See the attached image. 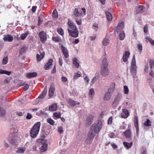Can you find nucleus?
<instances>
[{
    "mask_svg": "<svg viewBox=\"0 0 154 154\" xmlns=\"http://www.w3.org/2000/svg\"><path fill=\"white\" fill-rule=\"evenodd\" d=\"M24 114V113L23 112H17L16 113V114L19 116H22V115Z\"/></svg>",
    "mask_w": 154,
    "mask_h": 154,
    "instance_id": "nucleus-62",
    "label": "nucleus"
},
{
    "mask_svg": "<svg viewBox=\"0 0 154 154\" xmlns=\"http://www.w3.org/2000/svg\"><path fill=\"white\" fill-rule=\"evenodd\" d=\"M75 21L78 25H80L82 24V22L80 20H78L77 19H76Z\"/></svg>",
    "mask_w": 154,
    "mask_h": 154,
    "instance_id": "nucleus-61",
    "label": "nucleus"
},
{
    "mask_svg": "<svg viewBox=\"0 0 154 154\" xmlns=\"http://www.w3.org/2000/svg\"><path fill=\"white\" fill-rule=\"evenodd\" d=\"M109 42V40L108 38H104L103 41V45L104 46H106L108 45Z\"/></svg>",
    "mask_w": 154,
    "mask_h": 154,
    "instance_id": "nucleus-44",
    "label": "nucleus"
},
{
    "mask_svg": "<svg viewBox=\"0 0 154 154\" xmlns=\"http://www.w3.org/2000/svg\"><path fill=\"white\" fill-rule=\"evenodd\" d=\"M43 21V20L39 17H38V25L40 24Z\"/></svg>",
    "mask_w": 154,
    "mask_h": 154,
    "instance_id": "nucleus-63",
    "label": "nucleus"
},
{
    "mask_svg": "<svg viewBox=\"0 0 154 154\" xmlns=\"http://www.w3.org/2000/svg\"><path fill=\"white\" fill-rule=\"evenodd\" d=\"M130 53L128 51H126L122 57L123 61L125 62H126L128 61V59L130 56Z\"/></svg>",
    "mask_w": 154,
    "mask_h": 154,
    "instance_id": "nucleus-17",
    "label": "nucleus"
},
{
    "mask_svg": "<svg viewBox=\"0 0 154 154\" xmlns=\"http://www.w3.org/2000/svg\"><path fill=\"white\" fill-rule=\"evenodd\" d=\"M72 63L74 66L77 68H78L79 67V63L78 62V60L76 58H74L72 59Z\"/></svg>",
    "mask_w": 154,
    "mask_h": 154,
    "instance_id": "nucleus-26",
    "label": "nucleus"
},
{
    "mask_svg": "<svg viewBox=\"0 0 154 154\" xmlns=\"http://www.w3.org/2000/svg\"><path fill=\"white\" fill-rule=\"evenodd\" d=\"M46 93L47 90L44 89V90L43 91L41 94H40L38 97V98L39 99H43L46 95Z\"/></svg>",
    "mask_w": 154,
    "mask_h": 154,
    "instance_id": "nucleus-34",
    "label": "nucleus"
},
{
    "mask_svg": "<svg viewBox=\"0 0 154 154\" xmlns=\"http://www.w3.org/2000/svg\"><path fill=\"white\" fill-rule=\"evenodd\" d=\"M145 9V8L142 5H139L138 7L136 8V12L137 13L141 12H144Z\"/></svg>",
    "mask_w": 154,
    "mask_h": 154,
    "instance_id": "nucleus-24",
    "label": "nucleus"
},
{
    "mask_svg": "<svg viewBox=\"0 0 154 154\" xmlns=\"http://www.w3.org/2000/svg\"><path fill=\"white\" fill-rule=\"evenodd\" d=\"M112 95V94L108 92H107L104 95L103 98L104 100H109Z\"/></svg>",
    "mask_w": 154,
    "mask_h": 154,
    "instance_id": "nucleus-29",
    "label": "nucleus"
},
{
    "mask_svg": "<svg viewBox=\"0 0 154 154\" xmlns=\"http://www.w3.org/2000/svg\"><path fill=\"white\" fill-rule=\"evenodd\" d=\"M25 150V149L23 147L17 149L16 151V152L17 153L22 154L24 152Z\"/></svg>",
    "mask_w": 154,
    "mask_h": 154,
    "instance_id": "nucleus-47",
    "label": "nucleus"
},
{
    "mask_svg": "<svg viewBox=\"0 0 154 154\" xmlns=\"http://www.w3.org/2000/svg\"><path fill=\"white\" fill-rule=\"evenodd\" d=\"M36 8V6H33L32 7V11L33 13H35V12Z\"/></svg>",
    "mask_w": 154,
    "mask_h": 154,
    "instance_id": "nucleus-64",
    "label": "nucleus"
},
{
    "mask_svg": "<svg viewBox=\"0 0 154 154\" xmlns=\"http://www.w3.org/2000/svg\"><path fill=\"white\" fill-rule=\"evenodd\" d=\"M137 46L139 52L141 53L143 49L142 45L140 44H138L137 45Z\"/></svg>",
    "mask_w": 154,
    "mask_h": 154,
    "instance_id": "nucleus-52",
    "label": "nucleus"
},
{
    "mask_svg": "<svg viewBox=\"0 0 154 154\" xmlns=\"http://www.w3.org/2000/svg\"><path fill=\"white\" fill-rule=\"evenodd\" d=\"M52 39L55 42H59L60 41V39L57 37H53Z\"/></svg>",
    "mask_w": 154,
    "mask_h": 154,
    "instance_id": "nucleus-58",
    "label": "nucleus"
},
{
    "mask_svg": "<svg viewBox=\"0 0 154 154\" xmlns=\"http://www.w3.org/2000/svg\"><path fill=\"white\" fill-rule=\"evenodd\" d=\"M37 75V73L35 72H29L26 74V77H36Z\"/></svg>",
    "mask_w": 154,
    "mask_h": 154,
    "instance_id": "nucleus-33",
    "label": "nucleus"
},
{
    "mask_svg": "<svg viewBox=\"0 0 154 154\" xmlns=\"http://www.w3.org/2000/svg\"><path fill=\"white\" fill-rule=\"evenodd\" d=\"M67 30L69 35L72 37L76 38L79 36V32L78 30H70L69 29H68Z\"/></svg>",
    "mask_w": 154,
    "mask_h": 154,
    "instance_id": "nucleus-8",
    "label": "nucleus"
},
{
    "mask_svg": "<svg viewBox=\"0 0 154 154\" xmlns=\"http://www.w3.org/2000/svg\"><path fill=\"white\" fill-rule=\"evenodd\" d=\"M3 39L5 41L10 42V35H4Z\"/></svg>",
    "mask_w": 154,
    "mask_h": 154,
    "instance_id": "nucleus-46",
    "label": "nucleus"
},
{
    "mask_svg": "<svg viewBox=\"0 0 154 154\" xmlns=\"http://www.w3.org/2000/svg\"><path fill=\"white\" fill-rule=\"evenodd\" d=\"M94 118V116L90 115H89L87 117V123L88 125H90L91 124L92 122V120Z\"/></svg>",
    "mask_w": 154,
    "mask_h": 154,
    "instance_id": "nucleus-27",
    "label": "nucleus"
},
{
    "mask_svg": "<svg viewBox=\"0 0 154 154\" xmlns=\"http://www.w3.org/2000/svg\"><path fill=\"white\" fill-rule=\"evenodd\" d=\"M123 92L124 94H128L129 92V90L128 87L125 85L123 87Z\"/></svg>",
    "mask_w": 154,
    "mask_h": 154,
    "instance_id": "nucleus-37",
    "label": "nucleus"
},
{
    "mask_svg": "<svg viewBox=\"0 0 154 154\" xmlns=\"http://www.w3.org/2000/svg\"><path fill=\"white\" fill-rule=\"evenodd\" d=\"M151 122L149 120V119H147L146 120V121L144 122V125L146 127H149L151 125Z\"/></svg>",
    "mask_w": 154,
    "mask_h": 154,
    "instance_id": "nucleus-41",
    "label": "nucleus"
},
{
    "mask_svg": "<svg viewBox=\"0 0 154 154\" xmlns=\"http://www.w3.org/2000/svg\"><path fill=\"white\" fill-rule=\"evenodd\" d=\"M53 60L52 59H50L48 61L45 65L44 68L48 70L51 67V66L52 64Z\"/></svg>",
    "mask_w": 154,
    "mask_h": 154,
    "instance_id": "nucleus-19",
    "label": "nucleus"
},
{
    "mask_svg": "<svg viewBox=\"0 0 154 154\" xmlns=\"http://www.w3.org/2000/svg\"><path fill=\"white\" fill-rule=\"evenodd\" d=\"M137 69V66L136 62L135 57V56L134 55L131 61V74L133 75H135Z\"/></svg>",
    "mask_w": 154,
    "mask_h": 154,
    "instance_id": "nucleus-5",
    "label": "nucleus"
},
{
    "mask_svg": "<svg viewBox=\"0 0 154 154\" xmlns=\"http://www.w3.org/2000/svg\"><path fill=\"white\" fill-rule=\"evenodd\" d=\"M95 134L92 131H90L88 134V135L85 140V143L87 144L90 143L93 139Z\"/></svg>",
    "mask_w": 154,
    "mask_h": 154,
    "instance_id": "nucleus-6",
    "label": "nucleus"
},
{
    "mask_svg": "<svg viewBox=\"0 0 154 154\" xmlns=\"http://www.w3.org/2000/svg\"><path fill=\"white\" fill-rule=\"evenodd\" d=\"M57 32H58L59 34H60L62 36L64 35V32L63 31V30L61 27L58 28L57 29Z\"/></svg>",
    "mask_w": 154,
    "mask_h": 154,
    "instance_id": "nucleus-48",
    "label": "nucleus"
},
{
    "mask_svg": "<svg viewBox=\"0 0 154 154\" xmlns=\"http://www.w3.org/2000/svg\"><path fill=\"white\" fill-rule=\"evenodd\" d=\"M124 28V22L121 21H120L117 26L115 27L114 29L115 32H116L117 33L121 32V31H123L122 30Z\"/></svg>",
    "mask_w": 154,
    "mask_h": 154,
    "instance_id": "nucleus-7",
    "label": "nucleus"
},
{
    "mask_svg": "<svg viewBox=\"0 0 154 154\" xmlns=\"http://www.w3.org/2000/svg\"><path fill=\"white\" fill-rule=\"evenodd\" d=\"M146 39L147 42H149L152 45H154V40L148 36H146Z\"/></svg>",
    "mask_w": 154,
    "mask_h": 154,
    "instance_id": "nucleus-39",
    "label": "nucleus"
},
{
    "mask_svg": "<svg viewBox=\"0 0 154 154\" xmlns=\"http://www.w3.org/2000/svg\"><path fill=\"white\" fill-rule=\"evenodd\" d=\"M150 67L151 69H152L153 67H154V60H151L149 61Z\"/></svg>",
    "mask_w": 154,
    "mask_h": 154,
    "instance_id": "nucleus-55",
    "label": "nucleus"
},
{
    "mask_svg": "<svg viewBox=\"0 0 154 154\" xmlns=\"http://www.w3.org/2000/svg\"><path fill=\"white\" fill-rule=\"evenodd\" d=\"M45 52L43 51L41 53L40 52V54H37L36 58L38 61H40L42 59H43L45 55Z\"/></svg>",
    "mask_w": 154,
    "mask_h": 154,
    "instance_id": "nucleus-20",
    "label": "nucleus"
},
{
    "mask_svg": "<svg viewBox=\"0 0 154 154\" xmlns=\"http://www.w3.org/2000/svg\"><path fill=\"white\" fill-rule=\"evenodd\" d=\"M68 103L72 106L73 107L76 105H79L80 103L76 102L71 99H68L67 100Z\"/></svg>",
    "mask_w": 154,
    "mask_h": 154,
    "instance_id": "nucleus-15",
    "label": "nucleus"
},
{
    "mask_svg": "<svg viewBox=\"0 0 154 154\" xmlns=\"http://www.w3.org/2000/svg\"><path fill=\"white\" fill-rule=\"evenodd\" d=\"M48 123L52 125H54V121L51 118H48L47 119Z\"/></svg>",
    "mask_w": 154,
    "mask_h": 154,
    "instance_id": "nucleus-45",
    "label": "nucleus"
},
{
    "mask_svg": "<svg viewBox=\"0 0 154 154\" xmlns=\"http://www.w3.org/2000/svg\"><path fill=\"white\" fill-rule=\"evenodd\" d=\"M82 12H79L77 8H75L74 11V14L76 17H78L82 15Z\"/></svg>",
    "mask_w": 154,
    "mask_h": 154,
    "instance_id": "nucleus-36",
    "label": "nucleus"
},
{
    "mask_svg": "<svg viewBox=\"0 0 154 154\" xmlns=\"http://www.w3.org/2000/svg\"><path fill=\"white\" fill-rule=\"evenodd\" d=\"M101 67H108V62L106 58H104L103 59Z\"/></svg>",
    "mask_w": 154,
    "mask_h": 154,
    "instance_id": "nucleus-22",
    "label": "nucleus"
},
{
    "mask_svg": "<svg viewBox=\"0 0 154 154\" xmlns=\"http://www.w3.org/2000/svg\"><path fill=\"white\" fill-rule=\"evenodd\" d=\"M112 122V117H110L108 119V125H111Z\"/></svg>",
    "mask_w": 154,
    "mask_h": 154,
    "instance_id": "nucleus-59",
    "label": "nucleus"
},
{
    "mask_svg": "<svg viewBox=\"0 0 154 154\" xmlns=\"http://www.w3.org/2000/svg\"><path fill=\"white\" fill-rule=\"evenodd\" d=\"M123 114L121 115L122 118L126 119L129 116V112L128 110L126 109H123L122 110Z\"/></svg>",
    "mask_w": 154,
    "mask_h": 154,
    "instance_id": "nucleus-16",
    "label": "nucleus"
},
{
    "mask_svg": "<svg viewBox=\"0 0 154 154\" xmlns=\"http://www.w3.org/2000/svg\"><path fill=\"white\" fill-rule=\"evenodd\" d=\"M67 24L69 27L70 30H78V28L74 23L69 20L68 21Z\"/></svg>",
    "mask_w": 154,
    "mask_h": 154,
    "instance_id": "nucleus-11",
    "label": "nucleus"
},
{
    "mask_svg": "<svg viewBox=\"0 0 154 154\" xmlns=\"http://www.w3.org/2000/svg\"><path fill=\"white\" fill-rule=\"evenodd\" d=\"M61 47L64 57L65 58H67L69 56V55L67 48L63 45H61Z\"/></svg>",
    "mask_w": 154,
    "mask_h": 154,
    "instance_id": "nucleus-13",
    "label": "nucleus"
},
{
    "mask_svg": "<svg viewBox=\"0 0 154 154\" xmlns=\"http://www.w3.org/2000/svg\"><path fill=\"white\" fill-rule=\"evenodd\" d=\"M122 98V95L121 93H118L115 96L112 104V107L113 109H115L117 106L118 103L121 100Z\"/></svg>",
    "mask_w": 154,
    "mask_h": 154,
    "instance_id": "nucleus-4",
    "label": "nucleus"
},
{
    "mask_svg": "<svg viewBox=\"0 0 154 154\" xmlns=\"http://www.w3.org/2000/svg\"><path fill=\"white\" fill-rule=\"evenodd\" d=\"M39 36L42 42L44 43L45 42L47 38L46 33L44 31H42L39 32Z\"/></svg>",
    "mask_w": 154,
    "mask_h": 154,
    "instance_id": "nucleus-9",
    "label": "nucleus"
},
{
    "mask_svg": "<svg viewBox=\"0 0 154 154\" xmlns=\"http://www.w3.org/2000/svg\"><path fill=\"white\" fill-rule=\"evenodd\" d=\"M133 122L135 128L139 127L138 121L137 117L135 116L134 118Z\"/></svg>",
    "mask_w": 154,
    "mask_h": 154,
    "instance_id": "nucleus-30",
    "label": "nucleus"
},
{
    "mask_svg": "<svg viewBox=\"0 0 154 154\" xmlns=\"http://www.w3.org/2000/svg\"><path fill=\"white\" fill-rule=\"evenodd\" d=\"M40 125V122H37L31 129L30 132V135L31 137L35 138L37 137L39 131Z\"/></svg>",
    "mask_w": 154,
    "mask_h": 154,
    "instance_id": "nucleus-1",
    "label": "nucleus"
},
{
    "mask_svg": "<svg viewBox=\"0 0 154 154\" xmlns=\"http://www.w3.org/2000/svg\"><path fill=\"white\" fill-rule=\"evenodd\" d=\"M55 87L54 85H51L48 91V95L50 97H52L55 91Z\"/></svg>",
    "mask_w": 154,
    "mask_h": 154,
    "instance_id": "nucleus-12",
    "label": "nucleus"
},
{
    "mask_svg": "<svg viewBox=\"0 0 154 154\" xmlns=\"http://www.w3.org/2000/svg\"><path fill=\"white\" fill-rule=\"evenodd\" d=\"M52 16L53 17L56 18L58 17V13L57 11L55 9H54L52 13Z\"/></svg>",
    "mask_w": 154,
    "mask_h": 154,
    "instance_id": "nucleus-49",
    "label": "nucleus"
},
{
    "mask_svg": "<svg viewBox=\"0 0 154 154\" xmlns=\"http://www.w3.org/2000/svg\"><path fill=\"white\" fill-rule=\"evenodd\" d=\"M54 116L57 118H60L61 114L60 113L55 112L54 113Z\"/></svg>",
    "mask_w": 154,
    "mask_h": 154,
    "instance_id": "nucleus-53",
    "label": "nucleus"
},
{
    "mask_svg": "<svg viewBox=\"0 0 154 154\" xmlns=\"http://www.w3.org/2000/svg\"><path fill=\"white\" fill-rule=\"evenodd\" d=\"M4 145L5 147L8 148L9 147V143H10V138L8 137L5 139L4 141Z\"/></svg>",
    "mask_w": 154,
    "mask_h": 154,
    "instance_id": "nucleus-31",
    "label": "nucleus"
},
{
    "mask_svg": "<svg viewBox=\"0 0 154 154\" xmlns=\"http://www.w3.org/2000/svg\"><path fill=\"white\" fill-rule=\"evenodd\" d=\"M124 134L127 138L131 139V138L132 134L130 129L125 131L124 132Z\"/></svg>",
    "mask_w": 154,
    "mask_h": 154,
    "instance_id": "nucleus-18",
    "label": "nucleus"
},
{
    "mask_svg": "<svg viewBox=\"0 0 154 154\" xmlns=\"http://www.w3.org/2000/svg\"><path fill=\"white\" fill-rule=\"evenodd\" d=\"M32 117V115L30 113H28L26 116V118L28 119H30Z\"/></svg>",
    "mask_w": 154,
    "mask_h": 154,
    "instance_id": "nucleus-60",
    "label": "nucleus"
},
{
    "mask_svg": "<svg viewBox=\"0 0 154 154\" xmlns=\"http://www.w3.org/2000/svg\"><path fill=\"white\" fill-rule=\"evenodd\" d=\"M95 94V92L93 88L91 89L88 93L89 98L90 100H92Z\"/></svg>",
    "mask_w": 154,
    "mask_h": 154,
    "instance_id": "nucleus-21",
    "label": "nucleus"
},
{
    "mask_svg": "<svg viewBox=\"0 0 154 154\" xmlns=\"http://www.w3.org/2000/svg\"><path fill=\"white\" fill-rule=\"evenodd\" d=\"M102 127V122L100 120H99L92 125L90 131H91L93 133L94 132L95 133H98L101 129Z\"/></svg>",
    "mask_w": 154,
    "mask_h": 154,
    "instance_id": "nucleus-3",
    "label": "nucleus"
},
{
    "mask_svg": "<svg viewBox=\"0 0 154 154\" xmlns=\"http://www.w3.org/2000/svg\"><path fill=\"white\" fill-rule=\"evenodd\" d=\"M58 131L60 134H63L64 132L63 128L61 126H59L58 128Z\"/></svg>",
    "mask_w": 154,
    "mask_h": 154,
    "instance_id": "nucleus-50",
    "label": "nucleus"
},
{
    "mask_svg": "<svg viewBox=\"0 0 154 154\" xmlns=\"http://www.w3.org/2000/svg\"><path fill=\"white\" fill-rule=\"evenodd\" d=\"M47 146V144L46 143H44L43 145L41 147V150L42 152H43L46 151Z\"/></svg>",
    "mask_w": 154,
    "mask_h": 154,
    "instance_id": "nucleus-40",
    "label": "nucleus"
},
{
    "mask_svg": "<svg viewBox=\"0 0 154 154\" xmlns=\"http://www.w3.org/2000/svg\"><path fill=\"white\" fill-rule=\"evenodd\" d=\"M123 144L125 147L127 149H128L131 147L133 145L132 142L129 143L126 142H123Z\"/></svg>",
    "mask_w": 154,
    "mask_h": 154,
    "instance_id": "nucleus-32",
    "label": "nucleus"
},
{
    "mask_svg": "<svg viewBox=\"0 0 154 154\" xmlns=\"http://www.w3.org/2000/svg\"><path fill=\"white\" fill-rule=\"evenodd\" d=\"M5 110L2 108L0 107V117L3 116L5 114Z\"/></svg>",
    "mask_w": 154,
    "mask_h": 154,
    "instance_id": "nucleus-42",
    "label": "nucleus"
},
{
    "mask_svg": "<svg viewBox=\"0 0 154 154\" xmlns=\"http://www.w3.org/2000/svg\"><path fill=\"white\" fill-rule=\"evenodd\" d=\"M105 13L108 20L109 21H111L112 18V14L108 11H105Z\"/></svg>",
    "mask_w": 154,
    "mask_h": 154,
    "instance_id": "nucleus-25",
    "label": "nucleus"
},
{
    "mask_svg": "<svg viewBox=\"0 0 154 154\" xmlns=\"http://www.w3.org/2000/svg\"><path fill=\"white\" fill-rule=\"evenodd\" d=\"M108 67H101L100 73L104 76H106L109 74Z\"/></svg>",
    "mask_w": 154,
    "mask_h": 154,
    "instance_id": "nucleus-10",
    "label": "nucleus"
},
{
    "mask_svg": "<svg viewBox=\"0 0 154 154\" xmlns=\"http://www.w3.org/2000/svg\"><path fill=\"white\" fill-rule=\"evenodd\" d=\"M14 82L18 86H22L25 91L27 90L29 87V85L27 82L23 80L22 78H17L14 80Z\"/></svg>",
    "mask_w": 154,
    "mask_h": 154,
    "instance_id": "nucleus-2",
    "label": "nucleus"
},
{
    "mask_svg": "<svg viewBox=\"0 0 154 154\" xmlns=\"http://www.w3.org/2000/svg\"><path fill=\"white\" fill-rule=\"evenodd\" d=\"M81 76H82V74L81 72L79 71L76 73L74 77H80Z\"/></svg>",
    "mask_w": 154,
    "mask_h": 154,
    "instance_id": "nucleus-57",
    "label": "nucleus"
},
{
    "mask_svg": "<svg viewBox=\"0 0 154 154\" xmlns=\"http://www.w3.org/2000/svg\"><path fill=\"white\" fill-rule=\"evenodd\" d=\"M57 105L56 103L52 104L49 107V110L50 111H53L57 110Z\"/></svg>",
    "mask_w": 154,
    "mask_h": 154,
    "instance_id": "nucleus-23",
    "label": "nucleus"
},
{
    "mask_svg": "<svg viewBox=\"0 0 154 154\" xmlns=\"http://www.w3.org/2000/svg\"><path fill=\"white\" fill-rule=\"evenodd\" d=\"M71 94L74 96H77L78 94V92L75 89H73L72 91L71 92Z\"/></svg>",
    "mask_w": 154,
    "mask_h": 154,
    "instance_id": "nucleus-51",
    "label": "nucleus"
},
{
    "mask_svg": "<svg viewBox=\"0 0 154 154\" xmlns=\"http://www.w3.org/2000/svg\"><path fill=\"white\" fill-rule=\"evenodd\" d=\"M115 85H116L115 83L113 82L111 83L108 89L107 92L112 94L115 89Z\"/></svg>",
    "mask_w": 154,
    "mask_h": 154,
    "instance_id": "nucleus-14",
    "label": "nucleus"
},
{
    "mask_svg": "<svg viewBox=\"0 0 154 154\" xmlns=\"http://www.w3.org/2000/svg\"><path fill=\"white\" fill-rule=\"evenodd\" d=\"M143 31L145 33H147L148 31V26L146 24L144 26L143 28Z\"/></svg>",
    "mask_w": 154,
    "mask_h": 154,
    "instance_id": "nucleus-56",
    "label": "nucleus"
},
{
    "mask_svg": "<svg viewBox=\"0 0 154 154\" xmlns=\"http://www.w3.org/2000/svg\"><path fill=\"white\" fill-rule=\"evenodd\" d=\"M119 39L121 40H123L125 38V34L124 31H121L119 32Z\"/></svg>",
    "mask_w": 154,
    "mask_h": 154,
    "instance_id": "nucleus-35",
    "label": "nucleus"
},
{
    "mask_svg": "<svg viewBox=\"0 0 154 154\" xmlns=\"http://www.w3.org/2000/svg\"><path fill=\"white\" fill-rule=\"evenodd\" d=\"M0 74H5L10 75V72L6 70H4L2 69H0Z\"/></svg>",
    "mask_w": 154,
    "mask_h": 154,
    "instance_id": "nucleus-43",
    "label": "nucleus"
},
{
    "mask_svg": "<svg viewBox=\"0 0 154 154\" xmlns=\"http://www.w3.org/2000/svg\"><path fill=\"white\" fill-rule=\"evenodd\" d=\"M29 34V31H26L24 33H22L20 36V38L21 40H24L26 37Z\"/></svg>",
    "mask_w": 154,
    "mask_h": 154,
    "instance_id": "nucleus-28",
    "label": "nucleus"
},
{
    "mask_svg": "<svg viewBox=\"0 0 154 154\" xmlns=\"http://www.w3.org/2000/svg\"><path fill=\"white\" fill-rule=\"evenodd\" d=\"M27 50V47H23L20 49V54H22L25 53L26 52Z\"/></svg>",
    "mask_w": 154,
    "mask_h": 154,
    "instance_id": "nucleus-38",
    "label": "nucleus"
},
{
    "mask_svg": "<svg viewBox=\"0 0 154 154\" xmlns=\"http://www.w3.org/2000/svg\"><path fill=\"white\" fill-rule=\"evenodd\" d=\"M8 62V57H5L3 58L2 61V64H6Z\"/></svg>",
    "mask_w": 154,
    "mask_h": 154,
    "instance_id": "nucleus-54",
    "label": "nucleus"
}]
</instances>
